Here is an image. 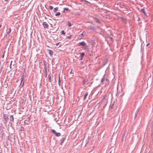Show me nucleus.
I'll use <instances>...</instances> for the list:
<instances>
[{"label":"nucleus","instance_id":"dca6fc26","mask_svg":"<svg viewBox=\"0 0 153 153\" xmlns=\"http://www.w3.org/2000/svg\"><path fill=\"white\" fill-rule=\"evenodd\" d=\"M58 7H56L55 8H54V12H56V11H58Z\"/></svg>","mask_w":153,"mask_h":153},{"label":"nucleus","instance_id":"f8f14e48","mask_svg":"<svg viewBox=\"0 0 153 153\" xmlns=\"http://www.w3.org/2000/svg\"><path fill=\"white\" fill-rule=\"evenodd\" d=\"M85 53L84 52L82 53L80 55L81 59H82L83 57L85 56Z\"/></svg>","mask_w":153,"mask_h":153},{"label":"nucleus","instance_id":"e433bc0d","mask_svg":"<svg viewBox=\"0 0 153 153\" xmlns=\"http://www.w3.org/2000/svg\"><path fill=\"white\" fill-rule=\"evenodd\" d=\"M84 140L83 141V143H84Z\"/></svg>","mask_w":153,"mask_h":153},{"label":"nucleus","instance_id":"7c9ffc66","mask_svg":"<svg viewBox=\"0 0 153 153\" xmlns=\"http://www.w3.org/2000/svg\"><path fill=\"white\" fill-rule=\"evenodd\" d=\"M149 44V43H148L146 45V46L147 47Z\"/></svg>","mask_w":153,"mask_h":153},{"label":"nucleus","instance_id":"393cba45","mask_svg":"<svg viewBox=\"0 0 153 153\" xmlns=\"http://www.w3.org/2000/svg\"><path fill=\"white\" fill-rule=\"evenodd\" d=\"M143 13L144 14V15H145L146 17H147V16H148V15L146 14V13H145V11H144V12H143Z\"/></svg>","mask_w":153,"mask_h":153},{"label":"nucleus","instance_id":"9b49d317","mask_svg":"<svg viewBox=\"0 0 153 153\" xmlns=\"http://www.w3.org/2000/svg\"><path fill=\"white\" fill-rule=\"evenodd\" d=\"M88 92H86L85 95H84V100H85L86 99V98L87 96H88Z\"/></svg>","mask_w":153,"mask_h":153},{"label":"nucleus","instance_id":"2eb2a0df","mask_svg":"<svg viewBox=\"0 0 153 153\" xmlns=\"http://www.w3.org/2000/svg\"><path fill=\"white\" fill-rule=\"evenodd\" d=\"M11 28H9V31H7V33L8 34L10 33V32H11Z\"/></svg>","mask_w":153,"mask_h":153},{"label":"nucleus","instance_id":"c9c22d12","mask_svg":"<svg viewBox=\"0 0 153 153\" xmlns=\"http://www.w3.org/2000/svg\"><path fill=\"white\" fill-rule=\"evenodd\" d=\"M61 46V45H60L59 46V47H60V46Z\"/></svg>","mask_w":153,"mask_h":153},{"label":"nucleus","instance_id":"0eeeda50","mask_svg":"<svg viewBox=\"0 0 153 153\" xmlns=\"http://www.w3.org/2000/svg\"><path fill=\"white\" fill-rule=\"evenodd\" d=\"M88 79L87 77L85 78L83 80V83L84 84H87V82H88Z\"/></svg>","mask_w":153,"mask_h":153},{"label":"nucleus","instance_id":"b1692460","mask_svg":"<svg viewBox=\"0 0 153 153\" xmlns=\"http://www.w3.org/2000/svg\"><path fill=\"white\" fill-rule=\"evenodd\" d=\"M30 118L29 117H28L27 118V119H26V120L27 121H30Z\"/></svg>","mask_w":153,"mask_h":153},{"label":"nucleus","instance_id":"1a4fd4ad","mask_svg":"<svg viewBox=\"0 0 153 153\" xmlns=\"http://www.w3.org/2000/svg\"><path fill=\"white\" fill-rule=\"evenodd\" d=\"M9 119L10 122H13L14 118L13 115L10 116Z\"/></svg>","mask_w":153,"mask_h":153},{"label":"nucleus","instance_id":"9d476101","mask_svg":"<svg viewBox=\"0 0 153 153\" xmlns=\"http://www.w3.org/2000/svg\"><path fill=\"white\" fill-rule=\"evenodd\" d=\"M49 52L50 55L51 56H52L53 54V51L51 50H49Z\"/></svg>","mask_w":153,"mask_h":153},{"label":"nucleus","instance_id":"f704fd0d","mask_svg":"<svg viewBox=\"0 0 153 153\" xmlns=\"http://www.w3.org/2000/svg\"><path fill=\"white\" fill-rule=\"evenodd\" d=\"M5 1H7V0H4Z\"/></svg>","mask_w":153,"mask_h":153},{"label":"nucleus","instance_id":"7ed1b4c3","mask_svg":"<svg viewBox=\"0 0 153 153\" xmlns=\"http://www.w3.org/2000/svg\"><path fill=\"white\" fill-rule=\"evenodd\" d=\"M3 117V118L5 121L4 123H7L9 119V118H8V116L7 114H4Z\"/></svg>","mask_w":153,"mask_h":153},{"label":"nucleus","instance_id":"f3484780","mask_svg":"<svg viewBox=\"0 0 153 153\" xmlns=\"http://www.w3.org/2000/svg\"><path fill=\"white\" fill-rule=\"evenodd\" d=\"M85 33L84 32H83L80 34V36H80L82 37V36H85Z\"/></svg>","mask_w":153,"mask_h":153},{"label":"nucleus","instance_id":"cd10ccee","mask_svg":"<svg viewBox=\"0 0 153 153\" xmlns=\"http://www.w3.org/2000/svg\"><path fill=\"white\" fill-rule=\"evenodd\" d=\"M137 113L136 112L135 114V117L134 118H135L137 117Z\"/></svg>","mask_w":153,"mask_h":153},{"label":"nucleus","instance_id":"a878e982","mask_svg":"<svg viewBox=\"0 0 153 153\" xmlns=\"http://www.w3.org/2000/svg\"><path fill=\"white\" fill-rule=\"evenodd\" d=\"M106 97V95H105V96H104L103 97V100H105V99Z\"/></svg>","mask_w":153,"mask_h":153},{"label":"nucleus","instance_id":"6e6552de","mask_svg":"<svg viewBox=\"0 0 153 153\" xmlns=\"http://www.w3.org/2000/svg\"><path fill=\"white\" fill-rule=\"evenodd\" d=\"M53 77V75L51 74H50L48 76V81L49 82H51V78Z\"/></svg>","mask_w":153,"mask_h":153},{"label":"nucleus","instance_id":"20e7f679","mask_svg":"<svg viewBox=\"0 0 153 153\" xmlns=\"http://www.w3.org/2000/svg\"><path fill=\"white\" fill-rule=\"evenodd\" d=\"M78 44V45H81L82 46H86V44L84 41L79 43Z\"/></svg>","mask_w":153,"mask_h":153},{"label":"nucleus","instance_id":"aec40b11","mask_svg":"<svg viewBox=\"0 0 153 153\" xmlns=\"http://www.w3.org/2000/svg\"><path fill=\"white\" fill-rule=\"evenodd\" d=\"M61 33L62 34H63L64 35H65V31L64 30H62L61 32Z\"/></svg>","mask_w":153,"mask_h":153},{"label":"nucleus","instance_id":"423d86ee","mask_svg":"<svg viewBox=\"0 0 153 153\" xmlns=\"http://www.w3.org/2000/svg\"><path fill=\"white\" fill-rule=\"evenodd\" d=\"M65 138H66V136H64L62 137V139H61V143H60V144L61 145H62V143L64 142L65 140Z\"/></svg>","mask_w":153,"mask_h":153},{"label":"nucleus","instance_id":"ddd939ff","mask_svg":"<svg viewBox=\"0 0 153 153\" xmlns=\"http://www.w3.org/2000/svg\"><path fill=\"white\" fill-rule=\"evenodd\" d=\"M66 25L68 26L69 27H70L71 26V23L69 21L68 22Z\"/></svg>","mask_w":153,"mask_h":153},{"label":"nucleus","instance_id":"4be33fe9","mask_svg":"<svg viewBox=\"0 0 153 153\" xmlns=\"http://www.w3.org/2000/svg\"><path fill=\"white\" fill-rule=\"evenodd\" d=\"M24 79V77L23 76H22L21 78V83H22V81H23V80Z\"/></svg>","mask_w":153,"mask_h":153},{"label":"nucleus","instance_id":"2f4dec72","mask_svg":"<svg viewBox=\"0 0 153 153\" xmlns=\"http://www.w3.org/2000/svg\"><path fill=\"white\" fill-rule=\"evenodd\" d=\"M4 54H3V55L2 56V57L3 58H4Z\"/></svg>","mask_w":153,"mask_h":153},{"label":"nucleus","instance_id":"bb28decb","mask_svg":"<svg viewBox=\"0 0 153 153\" xmlns=\"http://www.w3.org/2000/svg\"><path fill=\"white\" fill-rule=\"evenodd\" d=\"M60 77H59V84L60 85Z\"/></svg>","mask_w":153,"mask_h":153},{"label":"nucleus","instance_id":"412c9836","mask_svg":"<svg viewBox=\"0 0 153 153\" xmlns=\"http://www.w3.org/2000/svg\"><path fill=\"white\" fill-rule=\"evenodd\" d=\"M60 15V13H59V12H58V13H56L55 14V15L56 16H59Z\"/></svg>","mask_w":153,"mask_h":153},{"label":"nucleus","instance_id":"a211bd4d","mask_svg":"<svg viewBox=\"0 0 153 153\" xmlns=\"http://www.w3.org/2000/svg\"><path fill=\"white\" fill-rule=\"evenodd\" d=\"M71 37H72V36L71 35H70L69 36H67L66 37V38L70 39L71 38Z\"/></svg>","mask_w":153,"mask_h":153},{"label":"nucleus","instance_id":"f03ea898","mask_svg":"<svg viewBox=\"0 0 153 153\" xmlns=\"http://www.w3.org/2000/svg\"><path fill=\"white\" fill-rule=\"evenodd\" d=\"M51 131L52 133L54 134L57 137H59L60 136L61 134L60 133H57L54 129H51Z\"/></svg>","mask_w":153,"mask_h":153},{"label":"nucleus","instance_id":"39448f33","mask_svg":"<svg viewBox=\"0 0 153 153\" xmlns=\"http://www.w3.org/2000/svg\"><path fill=\"white\" fill-rule=\"evenodd\" d=\"M43 25L45 28H48V23L46 22L43 23Z\"/></svg>","mask_w":153,"mask_h":153},{"label":"nucleus","instance_id":"6ab92c4d","mask_svg":"<svg viewBox=\"0 0 153 153\" xmlns=\"http://www.w3.org/2000/svg\"><path fill=\"white\" fill-rule=\"evenodd\" d=\"M49 8L51 10H52L53 9V7L52 6H49Z\"/></svg>","mask_w":153,"mask_h":153},{"label":"nucleus","instance_id":"c756f323","mask_svg":"<svg viewBox=\"0 0 153 153\" xmlns=\"http://www.w3.org/2000/svg\"><path fill=\"white\" fill-rule=\"evenodd\" d=\"M60 43V42H58V43H57L56 44V46H58V45H59V44Z\"/></svg>","mask_w":153,"mask_h":153},{"label":"nucleus","instance_id":"72a5a7b5","mask_svg":"<svg viewBox=\"0 0 153 153\" xmlns=\"http://www.w3.org/2000/svg\"><path fill=\"white\" fill-rule=\"evenodd\" d=\"M1 25H0V27H1Z\"/></svg>","mask_w":153,"mask_h":153},{"label":"nucleus","instance_id":"c85d7f7f","mask_svg":"<svg viewBox=\"0 0 153 153\" xmlns=\"http://www.w3.org/2000/svg\"><path fill=\"white\" fill-rule=\"evenodd\" d=\"M12 62V61H11V63H10V68H11V65H12V64H11Z\"/></svg>","mask_w":153,"mask_h":153},{"label":"nucleus","instance_id":"4468645a","mask_svg":"<svg viewBox=\"0 0 153 153\" xmlns=\"http://www.w3.org/2000/svg\"><path fill=\"white\" fill-rule=\"evenodd\" d=\"M69 10V9L68 8H64V10L63 11V12H65V11H67Z\"/></svg>","mask_w":153,"mask_h":153},{"label":"nucleus","instance_id":"473e14b6","mask_svg":"<svg viewBox=\"0 0 153 153\" xmlns=\"http://www.w3.org/2000/svg\"><path fill=\"white\" fill-rule=\"evenodd\" d=\"M88 141H87L86 142V144H87L88 143Z\"/></svg>","mask_w":153,"mask_h":153},{"label":"nucleus","instance_id":"5701e85b","mask_svg":"<svg viewBox=\"0 0 153 153\" xmlns=\"http://www.w3.org/2000/svg\"><path fill=\"white\" fill-rule=\"evenodd\" d=\"M141 11L143 12H144V11H145V10L144 8L142 9L141 10Z\"/></svg>","mask_w":153,"mask_h":153},{"label":"nucleus","instance_id":"f257e3e1","mask_svg":"<svg viewBox=\"0 0 153 153\" xmlns=\"http://www.w3.org/2000/svg\"><path fill=\"white\" fill-rule=\"evenodd\" d=\"M104 81H105L106 82V84H108L109 83L108 80V79L105 77V76L104 75L103 76V77L102 79L101 80V82L102 83H103Z\"/></svg>","mask_w":153,"mask_h":153}]
</instances>
